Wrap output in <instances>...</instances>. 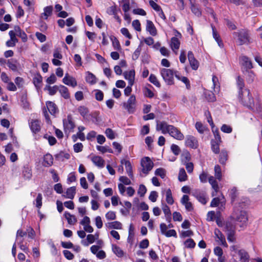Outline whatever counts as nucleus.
Here are the masks:
<instances>
[{
    "mask_svg": "<svg viewBox=\"0 0 262 262\" xmlns=\"http://www.w3.org/2000/svg\"><path fill=\"white\" fill-rule=\"evenodd\" d=\"M234 39L239 45L249 44L251 42L250 34L249 30L242 29L233 33Z\"/></svg>",
    "mask_w": 262,
    "mask_h": 262,
    "instance_id": "obj_1",
    "label": "nucleus"
},
{
    "mask_svg": "<svg viewBox=\"0 0 262 262\" xmlns=\"http://www.w3.org/2000/svg\"><path fill=\"white\" fill-rule=\"evenodd\" d=\"M239 99L242 103L248 108H252L254 105L253 98L250 95V90L245 89L239 91Z\"/></svg>",
    "mask_w": 262,
    "mask_h": 262,
    "instance_id": "obj_2",
    "label": "nucleus"
},
{
    "mask_svg": "<svg viewBox=\"0 0 262 262\" xmlns=\"http://www.w3.org/2000/svg\"><path fill=\"white\" fill-rule=\"evenodd\" d=\"M160 74L164 81L168 85H172L174 84V75L175 72L172 70L169 69L162 68L160 69Z\"/></svg>",
    "mask_w": 262,
    "mask_h": 262,
    "instance_id": "obj_3",
    "label": "nucleus"
},
{
    "mask_svg": "<svg viewBox=\"0 0 262 262\" xmlns=\"http://www.w3.org/2000/svg\"><path fill=\"white\" fill-rule=\"evenodd\" d=\"M123 108L129 114L135 112L136 107V98L134 95L130 96L126 102L122 103Z\"/></svg>",
    "mask_w": 262,
    "mask_h": 262,
    "instance_id": "obj_4",
    "label": "nucleus"
},
{
    "mask_svg": "<svg viewBox=\"0 0 262 262\" xmlns=\"http://www.w3.org/2000/svg\"><path fill=\"white\" fill-rule=\"evenodd\" d=\"M232 216L237 221L242 223V224H245L248 221L247 212L245 210H241L238 208L234 209Z\"/></svg>",
    "mask_w": 262,
    "mask_h": 262,
    "instance_id": "obj_5",
    "label": "nucleus"
},
{
    "mask_svg": "<svg viewBox=\"0 0 262 262\" xmlns=\"http://www.w3.org/2000/svg\"><path fill=\"white\" fill-rule=\"evenodd\" d=\"M141 165L142 172L147 174L152 169L154 163L149 157H146L141 159Z\"/></svg>",
    "mask_w": 262,
    "mask_h": 262,
    "instance_id": "obj_6",
    "label": "nucleus"
},
{
    "mask_svg": "<svg viewBox=\"0 0 262 262\" xmlns=\"http://www.w3.org/2000/svg\"><path fill=\"white\" fill-rule=\"evenodd\" d=\"M181 37V34L179 32H176V34L174 37L171 39L170 47L172 50L177 54V51L180 48V41L179 38Z\"/></svg>",
    "mask_w": 262,
    "mask_h": 262,
    "instance_id": "obj_7",
    "label": "nucleus"
},
{
    "mask_svg": "<svg viewBox=\"0 0 262 262\" xmlns=\"http://www.w3.org/2000/svg\"><path fill=\"white\" fill-rule=\"evenodd\" d=\"M168 134L172 137L178 140H182L184 138V136L181 131L173 125H171Z\"/></svg>",
    "mask_w": 262,
    "mask_h": 262,
    "instance_id": "obj_8",
    "label": "nucleus"
},
{
    "mask_svg": "<svg viewBox=\"0 0 262 262\" xmlns=\"http://www.w3.org/2000/svg\"><path fill=\"white\" fill-rule=\"evenodd\" d=\"M63 124L66 132H71L75 126L72 118L70 115L68 116L67 119H63Z\"/></svg>",
    "mask_w": 262,
    "mask_h": 262,
    "instance_id": "obj_9",
    "label": "nucleus"
},
{
    "mask_svg": "<svg viewBox=\"0 0 262 262\" xmlns=\"http://www.w3.org/2000/svg\"><path fill=\"white\" fill-rule=\"evenodd\" d=\"M171 125L168 124L166 122H158L156 126L157 130H161L162 133L165 134L168 133Z\"/></svg>",
    "mask_w": 262,
    "mask_h": 262,
    "instance_id": "obj_10",
    "label": "nucleus"
},
{
    "mask_svg": "<svg viewBox=\"0 0 262 262\" xmlns=\"http://www.w3.org/2000/svg\"><path fill=\"white\" fill-rule=\"evenodd\" d=\"M186 145L192 148H196L198 146V141L192 136H187L185 141Z\"/></svg>",
    "mask_w": 262,
    "mask_h": 262,
    "instance_id": "obj_11",
    "label": "nucleus"
},
{
    "mask_svg": "<svg viewBox=\"0 0 262 262\" xmlns=\"http://www.w3.org/2000/svg\"><path fill=\"white\" fill-rule=\"evenodd\" d=\"M214 232L215 235L216 241L220 242L221 245L225 247H227L228 245L222 233L218 229H215Z\"/></svg>",
    "mask_w": 262,
    "mask_h": 262,
    "instance_id": "obj_12",
    "label": "nucleus"
},
{
    "mask_svg": "<svg viewBox=\"0 0 262 262\" xmlns=\"http://www.w3.org/2000/svg\"><path fill=\"white\" fill-rule=\"evenodd\" d=\"M123 75L125 79L128 80V84L133 85L135 77V70H132L129 71H126L123 73Z\"/></svg>",
    "mask_w": 262,
    "mask_h": 262,
    "instance_id": "obj_13",
    "label": "nucleus"
},
{
    "mask_svg": "<svg viewBox=\"0 0 262 262\" xmlns=\"http://www.w3.org/2000/svg\"><path fill=\"white\" fill-rule=\"evenodd\" d=\"M188 58L192 69L194 70H197L199 67V63L197 60L194 58L193 54L191 51L188 52Z\"/></svg>",
    "mask_w": 262,
    "mask_h": 262,
    "instance_id": "obj_14",
    "label": "nucleus"
},
{
    "mask_svg": "<svg viewBox=\"0 0 262 262\" xmlns=\"http://www.w3.org/2000/svg\"><path fill=\"white\" fill-rule=\"evenodd\" d=\"M63 82L69 86H71L72 87H75L77 85V82L76 79L68 75V74H66L64 77L62 79Z\"/></svg>",
    "mask_w": 262,
    "mask_h": 262,
    "instance_id": "obj_15",
    "label": "nucleus"
},
{
    "mask_svg": "<svg viewBox=\"0 0 262 262\" xmlns=\"http://www.w3.org/2000/svg\"><path fill=\"white\" fill-rule=\"evenodd\" d=\"M241 262H249L250 256L248 252L244 249H241L238 254Z\"/></svg>",
    "mask_w": 262,
    "mask_h": 262,
    "instance_id": "obj_16",
    "label": "nucleus"
},
{
    "mask_svg": "<svg viewBox=\"0 0 262 262\" xmlns=\"http://www.w3.org/2000/svg\"><path fill=\"white\" fill-rule=\"evenodd\" d=\"M30 126L33 133H38L41 128V122L38 120H33L31 122Z\"/></svg>",
    "mask_w": 262,
    "mask_h": 262,
    "instance_id": "obj_17",
    "label": "nucleus"
},
{
    "mask_svg": "<svg viewBox=\"0 0 262 262\" xmlns=\"http://www.w3.org/2000/svg\"><path fill=\"white\" fill-rule=\"evenodd\" d=\"M91 160L96 166L99 168H102L104 166V161L100 156H95L92 157Z\"/></svg>",
    "mask_w": 262,
    "mask_h": 262,
    "instance_id": "obj_18",
    "label": "nucleus"
},
{
    "mask_svg": "<svg viewBox=\"0 0 262 262\" xmlns=\"http://www.w3.org/2000/svg\"><path fill=\"white\" fill-rule=\"evenodd\" d=\"M146 31L149 32L150 35L152 36H155L157 34V30L156 27H155L153 23L149 20H147L146 21Z\"/></svg>",
    "mask_w": 262,
    "mask_h": 262,
    "instance_id": "obj_19",
    "label": "nucleus"
},
{
    "mask_svg": "<svg viewBox=\"0 0 262 262\" xmlns=\"http://www.w3.org/2000/svg\"><path fill=\"white\" fill-rule=\"evenodd\" d=\"M106 228L108 229H121L122 228V224L118 221L109 222L105 224Z\"/></svg>",
    "mask_w": 262,
    "mask_h": 262,
    "instance_id": "obj_20",
    "label": "nucleus"
},
{
    "mask_svg": "<svg viewBox=\"0 0 262 262\" xmlns=\"http://www.w3.org/2000/svg\"><path fill=\"white\" fill-rule=\"evenodd\" d=\"M53 163V158L50 154H46L43 158V165L46 167L51 166Z\"/></svg>",
    "mask_w": 262,
    "mask_h": 262,
    "instance_id": "obj_21",
    "label": "nucleus"
},
{
    "mask_svg": "<svg viewBox=\"0 0 262 262\" xmlns=\"http://www.w3.org/2000/svg\"><path fill=\"white\" fill-rule=\"evenodd\" d=\"M46 106L50 113L54 115L57 112V107L56 104L52 101H47Z\"/></svg>",
    "mask_w": 262,
    "mask_h": 262,
    "instance_id": "obj_22",
    "label": "nucleus"
},
{
    "mask_svg": "<svg viewBox=\"0 0 262 262\" xmlns=\"http://www.w3.org/2000/svg\"><path fill=\"white\" fill-rule=\"evenodd\" d=\"M192 194L194 196L198 201L203 204H205L207 203V200L203 194H202L199 190H195L193 192Z\"/></svg>",
    "mask_w": 262,
    "mask_h": 262,
    "instance_id": "obj_23",
    "label": "nucleus"
},
{
    "mask_svg": "<svg viewBox=\"0 0 262 262\" xmlns=\"http://www.w3.org/2000/svg\"><path fill=\"white\" fill-rule=\"evenodd\" d=\"M175 77L179 80L185 84L186 87L187 89H190V83L189 79L185 76H180L178 72H175Z\"/></svg>",
    "mask_w": 262,
    "mask_h": 262,
    "instance_id": "obj_24",
    "label": "nucleus"
},
{
    "mask_svg": "<svg viewBox=\"0 0 262 262\" xmlns=\"http://www.w3.org/2000/svg\"><path fill=\"white\" fill-rule=\"evenodd\" d=\"M76 193L75 187H71L67 189L66 194L63 195L64 197L67 199H73Z\"/></svg>",
    "mask_w": 262,
    "mask_h": 262,
    "instance_id": "obj_25",
    "label": "nucleus"
},
{
    "mask_svg": "<svg viewBox=\"0 0 262 262\" xmlns=\"http://www.w3.org/2000/svg\"><path fill=\"white\" fill-rule=\"evenodd\" d=\"M14 31L16 32V35L20 37L23 41H26L27 39V36L24 31H22L20 27L18 26L14 27Z\"/></svg>",
    "mask_w": 262,
    "mask_h": 262,
    "instance_id": "obj_26",
    "label": "nucleus"
},
{
    "mask_svg": "<svg viewBox=\"0 0 262 262\" xmlns=\"http://www.w3.org/2000/svg\"><path fill=\"white\" fill-rule=\"evenodd\" d=\"M64 216L67 220L68 223L70 225H74L77 221L76 217L74 215L68 212H64Z\"/></svg>",
    "mask_w": 262,
    "mask_h": 262,
    "instance_id": "obj_27",
    "label": "nucleus"
},
{
    "mask_svg": "<svg viewBox=\"0 0 262 262\" xmlns=\"http://www.w3.org/2000/svg\"><path fill=\"white\" fill-rule=\"evenodd\" d=\"M59 92L61 96L65 99L70 98V94L67 87L63 85H60L59 88Z\"/></svg>",
    "mask_w": 262,
    "mask_h": 262,
    "instance_id": "obj_28",
    "label": "nucleus"
},
{
    "mask_svg": "<svg viewBox=\"0 0 262 262\" xmlns=\"http://www.w3.org/2000/svg\"><path fill=\"white\" fill-rule=\"evenodd\" d=\"M78 111L80 114V115L84 118V119H89V110L86 107L84 106H81L78 107Z\"/></svg>",
    "mask_w": 262,
    "mask_h": 262,
    "instance_id": "obj_29",
    "label": "nucleus"
},
{
    "mask_svg": "<svg viewBox=\"0 0 262 262\" xmlns=\"http://www.w3.org/2000/svg\"><path fill=\"white\" fill-rule=\"evenodd\" d=\"M85 79L87 82L91 84H94L97 82V78L96 76L90 72L86 73Z\"/></svg>",
    "mask_w": 262,
    "mask_h": 262,
    "instance_id": "obj_30",
    "label": "nucleus"
},
{
    "mask_svg": "<svg viewBox=\"0 0 262 262\" xmlns=\"http://www.w3.org/2000/svg\"><path fill=\"white\" fill-rule=\"evenodd\" d=\"M242 63L247 69H250L253 68L251 61L246 56H243L241 58Z\"/></svg>",
    "mask_w": 262,
    "mask_h": 262,
    "instance_id": "obj_31",
    "label": "nucleus"
},
{
    "mask_svg": "<svg viewBox=\"0 0 262 262\" xmlns=\"http://www.w3.org/2000/svg\"><path fill=\"white\" fill-rule=\"evenodd\" d=\"M59 86L57 85H54L53 86H51L49 85H47L45 88L44 90L48 91L49 95H54L56 92L59 90Z\"/></svg>",
    "mask_w": 262,
    "mask_h": 262,
    "instance_id": "obj_32",
    "label": "nucleus"
},
{
    "mask_svg": "<svg viewBox=\"0 0 262 262\" xmlns=\"http://www.w3.org/2000/svg\"><path fill=\"white\" fill-rule=\"evenodd\" d=\"M44 12L42 13L41 17L44 18L45 19H47L48 17L51 15L53 11L52 6H47L43 9Z\"/></svg>",
    "mask_w": 262,
    "mask_h": 262,
    "instance_id": "obj_33",
    "label": "nucleus"
},
{
    "mask_svg": "<svg viewBox=\"0 0 262 262\" xmlns=\"http://www.w3.org/2000/svg\"><path fill=\"white\" fill-rule=\"evenodd\" d=\"M212 33H213V37L216 41L217 42L218 45L220 47H222L223 46V43L220 38V35L218 34L217 32L216 31L214 27L212 26Z\"/></svg>",
    "mask_w": 262,
    "mask_h": 262,
    "instance_id": "obj_34",
    "label": "nucleus"
},
{
    "mask_svg": "<svg viewBox=\"0 0 262 262\" xmlns=\"http://www.w3.org/2000/svg\"><path fill=\"white\" fill-rule=\"evenodd\" d=\"M7 65L12 71L14 72L17 71V61L16 60H9L7 61Z\"/></svg>",
    "mask_w": 262,
    "mask_h": 262,
    "instance_id": "obj_35",
    "label": "nucleus"
},
{
    "mask_svg": "<svg viewBox=\"0 0 262 262\" xmlns=\"http://www.w3.org/2000/svg\"><path fill=\"white\" fill-rule=\"evenodd\" d=\"M209 183L212 186V188L214 189L215 193L218 191L219 186L218 184L213 176H210L208 178Z\"/></svg>",
    "mask_w": 262,
    "mask_h": 262,
    "instance_id": "obj_36",
    "label": "nucleus"
},
{
    "mask_svg": "<svg viewBox=\"0 0 262 262\" xmlns=\"http://www.w3.org/2000/svg\"><path fill=\"white\" fill-rule=\"evenodd\" d=\"M23 176L25 179H30L32 177L31 169L28 167H24L23 170Z\"/></svg>",
    "mask_w": 262,
    "mask_h": 262,
    "instance_id": "obj_37",
    "label": "nucleus"
},
{
    "mask_svg": "<svg viewBox=\"0 0 262 262\" xmlns=\"http://www.w3.org/2000/svg\"><path fill=\"white\" fill-rule=\"evenodd\" d=\"M228 158V154L226 150H222L220 155L219 162L221 164L224 165L226 163V161Z\"/></svg>",
    "mask_w": 262,
    "mask_h": 262,
    "instance_id": "obj_38",
    "label": "nucleus"
},
{
    "mask_svg": "<svg viewBox=\"0 0 262 262\" xmlns=\"http://www.w3.org/2000/svg\"><path fill=\"white\" fill-rule=\"evenodd\" d=\"M178 179L180 182L185 181L187 180V174L183 168H181L179 170Z\"/></svg>",
    "mask_w": 262,
    "mask_h": 262,
    "instance_id": "obj_39",
    "label": "nucleus"
},
{
    "mask_svg": "<svg viewBox=\"0 0 262 262\" xmlns=\"http://www.w3.org/2000/svg\"><path fill=\"white\" fill-rule=\"evenodd\" d=\"M111 40L112 41V45L114 49L116 50H120L121 46L118 39L115 36L111 37Z\"/></svg>",
    "mask_w": 262,
    "mask_h": 262,
    "instance_id": "obj_40",
    "label": "nucleus"
},
{
    "mask_svg": "<svg viewBox=\"0 0 262 262\" xmlns=\"http://www.w3.org/2000/svg\"><path fill=\"white\" fill-rule=\"evenodd\" d=\"M166 201L169 205H172L174 203V200L172 196V192L170 189H168L166 191Z\"/></svg>",
    "mask_w": 262,
    "mask_h": 262,
    "instance_id": "obj_41",
    "label": "nucleus"
},
{
    "mask_svg": "<svg viewBox=\"0 0 262 262\" xmlns=\"http://www.w3.org/2000/svg\"><path fill=\"white\" fill-rule=\"evenodd\" d=\"M206 99L210 102H214L216 100L214 94L211 91H207L205 92Z\"/></svg>",
    "mask_w": 262,
    "mask_h": 262,
    "instance_id": "obj_42",
    "label": "nucleus"
},
{
    "mask_svg": "<svg viewBox=\"0 0 262 262\" xmlns=\"http://www.w3.org/2000/svg\"><path fill=\"white\" fill-rule=\"evenodd\" d=\"M162 210L167 218V220H170L171 211L170 210L169 207L166 204L162 203Z\"/></svg>",
    "mask_w": 262,
    "mask_h": 262,
    "instance_id": "obj_43",
    "label": "nucleus"
},
{
    "mask_svg": "<svg viewBox=\"0 0 262 262\" xmlns=\"http://www.w3.org/2000/svg\"><path fill=\"white\" fill-rule=\"evenodd\" d=\"M112 250L114 253L118 257L123 256L124 253L121 249L116 245H112Z\"/></svg>",
    "mask_w": 262,
    "mask_h": 262,
    "instance_id": "obj_44",
    "label": "nucleus"
},
{
    "mask_svg": "<svg viewBox=\"0 0 262 262\" xmlns=\"http://www.w3.org/2000/svg\"><path fill=\"white\" fill-rule=\"evenodd\" d=\"M149 81L157 87L160 88L161 86L159 81L154 74H150L149 77Z\"/></svg>",
    "mask_w": 262,
    "mask_h": 262,
    "instance_id": "obj_45",
    "label": "nucleus"
},
{
    "mask_svg": "<svg viewBox=\"0 0 262 262\" xmlns=\"http://www.w3.org/2000/svg\"><path fill=\"white\" fill-rule=\"evenodd\" d=\"M214 175L217 179L221 180L222 179L221 168L220 165H216L214 167Z\"/></svg>",
    "mask_w": 262,
    "mask_h": 262,
    "instance_id": "obj_46",
    "label": "nucleus"
},
{
    "mask_svg": "<svg viewBox=\"0 0 262 262\" xmlns=\"http://www.w3.org/2000/svg\"><path fill=\"white\" fill-rule=\"evenodd\" d=\"M220 204H221V207H223L225 203L222 202L219 198H215L212 200L210 206L213 207L218 206Z\"/></svg>",
    "mask_w": 262,
    "mask_h": 262,
    "instance_id": "obj_47",
    "label": "nucleus"
},
{
    "mask_svg": "<svg viewBox=\"0 0 262 262\" xmlns=\"http://www.w3.org/2000/svg\"><path fill=\"white\" fill-rule=\"evenodd\" d=\"M123 4L122 9L124 12H128L130 10V2L129 0H121Z\"/></svg>",
    "mask_w": 262,
    "mask_h": 262,
    "instance_id": "obj_48",
    "label": "nucleus"
},
{
    "mask_svg": "<svg viewBox=\"0 0 262 262\" xmlns=\"http://www.w3.org/2000/svg\"><path fill=\"white\" fill-rule=\"evenodd\" d=\"M185 247L187 248H193L195 246V243L191 238L187 239L184 243Z\"/></svg>",
    "mask_w": 262,
    "mask_h": 262,
    "instance_id": "obj_49",
    "label": "nucleus"
},
{
    "mask_svg": "<svg viewBox=\"0 0 262 262\" xmlns=\"http://www.w3.org/2000/svg\"><path fill=\"white\" fill-rule=\"evenodd\" d=\"M181 157H182V162L183 164H184L185 163H186L189 162V161L190 160V159H191L190 155L187 151L184 152L182 155Z\"/></svg>",
    "mask_w": 262,
    "mask_h": 262,
    "instance_id": "obj_50",
    "label": "nucleus"
},
{
    "mask_svg": "<svg viewBox=\"0 0 262 262\" xmlns=\"http://www.w3.org/2000/svg\"><path fill=\"white\" fill-rule=\"evenodd\" d=\"M155 174L160 176L162 179H164L166 176V171L163 168H159L156 170Z\"/></svg>",
    "mask_w": 262,
    "mask_h": 262,
    "instance_id": "obj_51",
    "label": "nucleus"
},
{
    "mask_svg": "<svg viewBox=\"0 0 262 262\" xmlns=\"http://www.w3.org/2000/svg\"><path fill=\"white\" fill-rule=\"evenodd\" d=\"M212 81L213 82L214 91L215 92H218L219 91L220 87L218 84V78L215 76H213Z\"/></svg>",
    "mask_w": 262,
    "mask_h": 262,
    "instance_id": "obj_52",
    "label": "nucleus"
},
{
    "mask_svg": "<svg viewBox=\"0 0 262 262\" xmlns=\"http://www.w3.org/2000/svg\"><path fill=\"white\" fill-rule=\"evenodd\" d=\"M147 191L146 187L143 185L141 184L139 186L138 190V194L141 197L144 196L145 194L146 193Z\"/></svg>",
    "mask_w": 262,
    "mask_h": 262,
    "instance_id": "obj_53",
    "label": "nucleus"
},
{
    "mask_svg": "<svg viewBox=\"0 0 262 262\" xmlns=\"http://www.w3.org/2000/svg\"><path fill=\"white\" fill-rule=\"evenodd\" d=\"M105 217L107 220H114L116 219V213L113 211H109L105 214Z\"/></svg>",
    "mask_w": 262,
    "mask_h": 262,
    "instance_id": "obj_54",
    "label": "nucleus"
},
{
    "mask_svg": "<svg viewBox=\"0 0 262 262\" xmlns=\"http://www.w3.org/2000/svg\"><path fill=\"white\" fill-rule=\"evenodd\" d=\"M219 143H220L214 142L213 140L211 141V148L215 154H218L219 152Z\"/></svg>",
    "mask_w": 262,
    "mask_h": 262,
    "instance_id": "obj_55",
    "label": "nucleus"
},
{
    "mask_svg": "<svg viewBox=\"0 0 262 262\" xmlns=\"http://www.w3.org/2000/svg\"><path fill=\"white\" fill-rule=\"evenodd\" d=\"M105 134L107 137L111 140L114 139L115 138V135L114 131L108 128L105 130Z\"/></svg>",
    "mask_w": 262,
    "mask_h": 262,
    "instance_id": "obj_56",
    "label": "nucleus"
},
{
    "mask_svg": "<svg viewBox=\"0 0 262 262\" xmlns=\"http://www.w3.org/2000/svg\"><path fill=\"white\" fill-rule=\"evenodd\" d=\"M255 78V75L252 71H248L247 75L246 76V80L248 83H252L253 82Z\"/></svg>",
    "mask_w": 262,
    "mask_h": 262,
    "instance_id": "obj_57",
    "label": "nucleus"
},
{
    "mask_svg": "<svg viewBox=\"0 0 262 262\" xmlns=\"http://www.w3.org/2000/svg\"><path fill=\"white\" fill-rule=\"evenodd\" d=\"M170 148L172 152L176 156L179 155L181 152V149L177 145L172 144Z\"/></svg>",
    "mask_w": 262,
    "mask_h": 262,
    "instance_id": "obj_58",
    "label": "nucleus"
},
{
    "mask_svg": "<svg viewBox=\"0 0 262 262\" xmlns=\"http://www.w3.org/2000/svg\"><path fill=\"white\" fill-rule=\"evenodd\" d=\"M132 26L137 31H141V24L139 20L136 19L133 21Z\"/></svg>",
    "mask_w": 262,
    "mask_h": 262,
    "instance_id": "obj_59",
    "label": "nucleus"
},
{
    "mask_svg": "<svg viewBox=\"0 0 262 262\" xmlns=\"http://www.w3.org/2000/svg\"><path fill=\"white\" fill-rule=\"evenodd\" d=\"M237 85L238 88H239V91L244 90L243 89L245 86L244 81V80L240 76H238L237 78Z\"/></svg>",
    "mask_w": 262,
    "mask_h": 262,
    "instance_id": "obj_60",
    "label": "nucleus"
},
{
    "mask_svg": "<svg viewBox=\"0 0 262 262\" xmlns=\"http://www.w3.org/2000/svg\"><path fill=\"white\" fill-rule=\"evenodd\" d=\"M235 231H230L227 233V239L230 242H234L235 241V237L234 236Z\"/></svg>",
    "mask_w": 262,
    "mask_h": 262,
    "instance_id": "obj_61",
    "label": "nucleus"
},
{
    "mask_svg": "<svg viewBox=\"0 0 262 262\" xmlns=\"http://www.w3.org/2000/svg\"><path fill=\"white\" fill-rule=\"evenodd\" d=\"M42 195L41 193H38L36 199V206L38 208H40L42 206Z\"/></svg>",
    "mask_w": 262,
    "mask_h": 262,
    "instance_id": "obj_62",
    "label": "nucleus"
},
{
    "mask_svg": "<svg viewBox=\"0 0 262 262\" xmlns=\"http://www.w3.org/2000/svg\"><path fill=\"white\" fill-rule=\"evenodd\" d=\"M109 15H115L117 14V7L116 6H112L108 7L106 11Z\"/></svg>",
    "mask_w": 262,
    "mask_h": 262,
    "instance_id": "obj_63",
    "label": "nucleus"
},
{
    "mask_svg": "<svg viewBox=\"0 0 262 262\" xmlns=\"http://www.w3.org/2000/svg\"><path fill=\"white\" fill-rule=\"evenodd\" d=\"M42 80V78L40 75H37L33 79V82L36 86H39Z\"/></svg>",
    "mask_w": 262,
    "mask_h": 262,
    "instance_id": "obj_64",
    "label": "nucleus"
}]
</instances>
